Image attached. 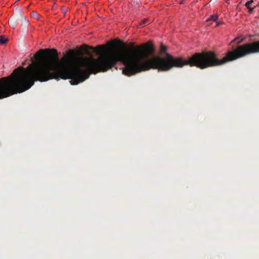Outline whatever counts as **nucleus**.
<instances>
[{"label":"nucleus","mask_w":259,"mask_h":259,"mask_svg":"<svg viewBox=\"0 0 259 259\" xmlns=\"http://www.w3.org/2000/svg\"><path fill=\"white\" fill-rule=\"evenodd\" d=\"M148 22H149V23H150V22H149V19H144L142 20H141L140 25L141 26H144V24H145L146 23H147Z\"/></svg>","instance_id":"39448f33"},{"label":"nucleus","mask_w":259,"mask_h":259,"mask_svg":"<svg viewBox=\"0 0 259 259\" xmlns=\"http://www.w3.org/2000/svg\"><path fill=\"white\" fill-rule=\"evenodd\" d=\"M62 12L64 13V14H65L66 13V8L65 7H62Z\"/></svg>","instance_id":"6e6552de"},{"label":"nucleus","mask_w":259,"mask_h":259,"mask_svg":"<svg viewBox=\"0 0 259 259\" xmlns=\"http://www.w3.org/2000/svg\"><path fill=\"white\" fill-rule=\"evenodd\" d=\"M22 93V68L14 70L9 76L0 79V99Z\"/></svg>","instance_id":"f03ea898"},{"label":"nucleus","mask_w":259,"mask_h":259,"mask_svg":"<svg viewBox=\"0 0 259 259\" xmlns=\"http://www.w3.org/2000/svg\"><path fill=\"white\" fill-rule=\"evenodd\" d=\"M105 48L104 46L94 48L82 45L81 51L91 56L90 58H77L76 52L69 50L62 58V79H71L70 83L76 85L89 77L88 71L94 73L105 72L113 67L118 62L124 65L122 73L128 76L151 69L167 71L173 67L181 68L185 65L200 69L219 66L259 53V40L238 46L234 51L227 52L222 59H219L212 51L195 53L187 60L182 57L175 58L166 52L167 48L162 44L160 51L164 54V57L155 56L148 59L155 52V48L150 41L127 47L123 50L114 49L105 51Z\"/></svg>","instance_id":"f257e3e1"},{"label":"nucleus","mask_w":259,"mask_h":259,"mask_svg":"<svg viewBox=\"0 0 259 259\" xmlns=\"http://www.w3.org/2000/svg\"><path fill=\"white\" fill-rule=\"evenodd\" d=\"M219 18V16L217 14H213L211 15L207 20L206 22L210 21H216Z\"/></svg>","instance_id":"7ed1b4c3"},{"label":"nucleus","mask_w":259,"mask_h":259,"mask_svg":"<svg viewBox=\"0 0 259 259\" xmlns=\"http://www.w3.org/2000/svg\"><path fill=\"white\" fill-rule=\"evenodd\" d=\"M8 41V38L5 35L0 36V45H4Z\"/></svg>","instance_id":"20e7f679"},{"label":"nucleus","mask_w":259,"mask_h":259,"mask_svg":"<svg viewBox=\"0 0 259 259\" xmlns=\"http://www.w3.org/2000/svg\"><path fill=\"white\" fill-rule=\"evenodd\" d=\"M222 23V22H217V23L215 25V27L220 26Z\"/></svg>","instance_id":"1a4fd4ad"},{"label":"nucleus","mask_w":259,"mask_h":259,"mask_svg":"<svg viewBox=\"0 0 259 259\" xmlns=\"http://www.w3.org/2000/svg\"><path fill=\"white\" fill-rule=\"evenodd\" d=\"M247 8L248 9V12L250 13H251L253 12V8H252L247 7Z\"/></svg>","instance_id":"0eeeda50"},{"label":"nucleus","mask_w":259,"mask_h":259,"mask_svg":"<svg viewBox=\"0 0 259 259\" xmlns=\"http://www.w3.org/2000/svg\"><path fill=\"white\" fill-rule=\"evenodd\" d=\"M253 2V0L247 2L245 3V6L246 8L250 7V5Z\"/></svg>","instance_id":"423d86ee"}]
</instances>
